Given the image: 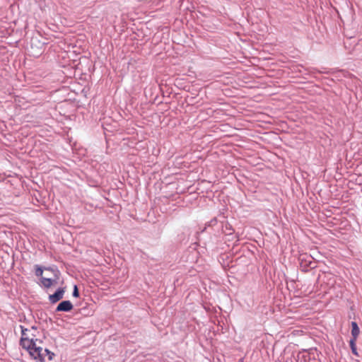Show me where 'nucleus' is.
Listing matches in <instances>:
<instances>
[{
	"label": "nucleus",
	"instance_id": "nucleus-1",
	"mask_svg": "<svg viewBox=\"0 0 362 362\" xmlns=\"http://www.w3.org/2000/svg\"><path fill=\"white\" fill-rule=\"evenodd\" d=\"M22 336L20 344L25 349L30 357L37 362H45V356H47L48 359L52 361L54 354L47 349H43L41 344L42 341L37 338L39 332L37 328H24L21 326Z\"/></svg>",
	"mask_w": 362,
	"mask_h": 362
},
{
	"label": "nucleus",
	"instance_id": "nucleus-2",
	"mask_svg": "<svg viewBox=\"0 0 362 362\" xmlns=\"http://www.w3.org/2000/svg\"><path fill=\"white\" fill-rule=\"evenodd\" d=\"M45 271L52 273V276H42L40 281L42 286L45 288H50L52 286L56 284L59 279V272L57 269H45Z\"/></svg>",
	"mask_w": 362,
	"mask_h": 362
},
{
	"label": "nucleus",
	"instance_id": "nucleus-3",
	"mask_svg": "<svg viewBox=\"0 0 362 362\" xmlns=\"http://www.w3.org/2000/svg\"><path fill=\"white\" fill-rule=\"evenodd\" d=\"M65 293L64 288H59L54 294L49 295V300L52 303H56L63 298Z\"/></svg>",
	"mask_w": 362,
	"mask_h": 362
},
{
	"label": "nucleus",
	"instance_id": "nucleus-4",
	"mask_svg": "<svg viewBox=\"0 0 362 362\" xmlns=\"http://www.w3.org/2000/svg\"><path fill=\"white\" fill-rule=\"evenodd\" d=\"M73 309V305L69 300H64L61 302L57 307L56 311L57 312H69Z\"/></svg>",
	"mask_w": 362,
	"mask_h": 362
},
{
	"label": "nucleus",
	"instance_id": "nucleus-5",
	"mask_svg": "<svg viewBox=\"0 0 362 362\" xmlns=\"http://www.w3.org/2000/svg\"><path fill=\"white\" fill-rule=\"evenodd\" d=\"M360 329L356 322H351V335L352 338L351 339H356L359 335Z\"/></svg>",
	"mask_w": 362,
	"mask_h": 362
},
{
	"label": "nucleus",
	"instance_id": "nucleus-6",
	"mask_svg": "<svg viewBox=\"0 0 362 362\" xmlns=\"http://www.w3.org/2000/svg\"><path fill=\"white\" fill-rule=\"evenodd\" d=\"M356 339H351L349 341V344H350V347L351 349L352 353L355 356H358V354L357 349H356Z\"/></svg>",
	"mask_w": 362,
	"mask_h": 362
},
{
	"label": "nucleus",
	"instance_id": "nucleus-7",
	"mask_svg": "<svg viewBox=\"0 0 362 362\" xmlns=\"http://www.w3.org/2000/svg\"><path fill=\"white\" fill-rule=\"evenodd\" d=\"M42 274H43V270L40 268V267H37V269H36V272H35V274L38 276H42Z\"/></svg>",
	"mask_w": 362,
	"mask_h": 362
},
{
	"label": "nucleus",
	"instance_id": "nucleus-8",
	"mask_svg": "<svg viewBox=\"0 0 362 362\" xmlns=\"http://www.w3.org/2000/svg\"><path fill=\"white\" fill-rule=\"evenodd\" d=\"M78 296H79V293H78V288L76 286H74V291H73V296L77 298V297H78Z\"/></svg>",
	"mask_w": 362,
	"mask_h": 362
}]
</instances>
